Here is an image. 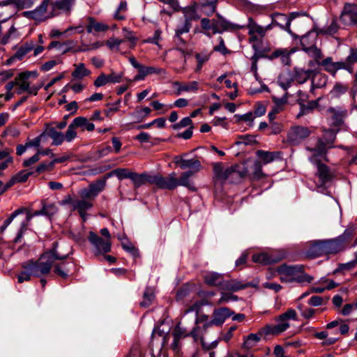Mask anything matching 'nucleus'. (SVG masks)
<instances>
[{
  "label": "nucleus",
  "instance_id": "f257e3e1",
  "mask_svg": "<svg viewBox=\"0 0 357 357\" xmlns=\"http://www.w3.org/2000/svg\"><path fill=\"white\" fill-rule=\"evenodd\" d=\"M69 253L63 254L59 250L58 243L54 242L52 248L43 253L38 260L26 261L28 264L26 267L31 271L33 276L40 277L50 272L54 260L66 259Z\"/></svg>",
  "mask_w": 357,
  "mask_h": 357
},
{
  "label": "nucleus",
  "instance_id": "f03ea898",
  "mask_svg": "<svg viewBox=\"0 0 357 357\" xmlns=\"http://www.w3.org/2000/svg\"><path fill=\"white\" fill-rule=\"evenodd\" d=\"M282 282H311L313 278L305 273L303 266L282 264L277 268Z\"/></svg>",
  "mask_w": 357,
  "mask_h": 357
},
{
  "label": "nucleus",
  "instance_id": "7ed1b4c3",
  "mask_svg": "<svg viewBox=\"0 0 357 357\" xmlns=\"http://www.w3.org/2000/svg\"><path fill=\"white\" fill-rule=\"evenodd\" d=\"M338 245L334 238L318 240L310 243L307 256L314 259L324 255H335L340 252Z\"/></svg>",
  "mask_w": 357,
  "mask_h": 357
},
{
  "label": "nucleus",
  "instance_id": "20e7f679",
  "mask_svg": "<svg viewBox=\"0 0 357 357\" xmlns=\"http://www.w3.org/2000/svg\"><path fill=\"white\" fill-rule=\"evenodd\" d=\"M296 312L295 310L289 308L284 313L275 318L278 322L275 325H267L263 328V333L266 335H278L285 331L289 327V319L296 320Z\"/></svg>",
  "mask_w": 357,
  "mask_h": 357
},
{
  "label": "nucleus",
  "instance_id": "39448f33",
  "mask_svg": "<svg viewBox=\"0 0 357 357\" xmlns=\"http://www.w3.org/2000/svg\"><path fill=\"white\" fill-rule=\"evenodd\" d=\"M336 138V132L333 129L325 130L323 137L317 139L314 147H307L310 153H314L317 155H321L324 160L328 161L326 154L328 149L333 147V143Z\"/></svg>",
  "mask_w": 357,
  "mask_h": 357
},
{
  "label": "nucleus",
  "instance_id": "423d86ee",
  "mask_svg": "<svg viewBox=\"0 0 357 357\" xmlns=\"http://www.w3.org/2000/svg\"><path fill=\"white\" fill-rule=\"evenodd\" d=\"M321 160L324 159L321 155H317L314 153H311V155L309 158L310 162L315 165L317 167L316 175L319 178V185L322 187L331 183L335 174L326 165L321 162Z\"/></svg>",
  "mask_w": 357,
  "mask_h": 357
},
{
  "label": "nucleus",
  "instance_id": "0eeeda50",
  "mask_svg": "<svg viewBox=\"0 0 357 357\" xmlns=\"http://www.w3.org/2000/svg\"><path fill=\"white\" fill-rule=\"evenodd\" d=\"M313 74L312 70H303L301 69L295 70V73L293 77L290 78H286L284 75H282L279 77L278 83L279 85L283 89L284 91H287L291 85L292 82L296 81L298 84H303L309 78L312 77Z\"/></svg>",
  "mask_w": 357,
  "mask_h": 357
},
{
  "label": "nucleus",
  "instance_id": "6e6552de",
  "mask_svg": "<svg viewBox=\"0 0 357 357\" xmlns=\"http://www.w3.org/2000/svg\"><path fill=\"white\" fill-rule=\"evenodd\" d=\"M198 330L197 328H193L190 332H188L186 328L181 327L179 324L176 325L172 333L174 340L171 346L172 349L174 351H178L181 347L180 340L187 337L190 336L194 340H196L198 337L197 333Z\"/></svg>",
  "mask_w": 357,
  "mask_h": 357
},
{
  "label": "nucleus",
  "instance_id": "1a4fd4ad",
  "mask_svg": "<svg viewBox=\"0 0 357 357\" xmlns=\"http://www.w3.org/2000/svg\"><path fill=\"white\" fill-rule=\"evenodd\" d=\"M130 63L132 66L138 70V73L134 77L133 82L144 80L147 75L152 74H160L162 69L153 66H145L140 64L134 56H130L128 59Z\"/></svg>",
  "mask_w": 357,
  "mask_h": 357
},
{
  "label": "nucleus",
  "instance_id": "9d476101",
  "mask_svg": "<svg viewBox=\"0 0 357 357\" xmlns=\"http://www.w3.org/2000/svg\"><path fill=\"white\" fill-rule=\"evenodd\" d=\"M340 20L346 26H357V4L345 3Z\"/></svg>",
  "mask_w": 357,
  "mask_h": 357
},
{
  "label": "nucleus",
  "instance_id": "9b49d317",
  "mask_svg": "<svg viewBox=\"0 0 357 357\" xmlns=\"http://www.w3.org/2000/svg\"><path fill=\"white\" fill-rule=\"evenodd\" d=\"M318 65L323 67L324 70L330 73L333 77L336 76L339 70H350L351 68L345 64L344 61L334 62L331 56H328L321 61L317 62Z\"/></svg>",
  "mask_w": 357,
  "mask_h": 357
},
{
  "label": "nucleus",
  "instance_id": "f8f14e48",
  "mask_svg": "<svg viewBox=\"0 0 357 357\" xmlns=\"http://www.w3.org/2000/svg\"><path fill=\"white\" fill-rule=\"evenodd\" d=\"M311 134L310 130L302 126L291 128L287 134L288 141L294 145L298 144Z\"/></svg>",
  "mask_w": 357,
  "mask_h": 357
},
{
  "label": "nucleus",
  "instance_id": "ddd939ff",
  "mask_svg": "<svg viewBox=\"0 0 357 357\" xmlns=\"http://www.w3.org/2000/svg\"><path fill=\"white\" fill-rule=\"evenodd\" d=\"M88 239L96 249V255L107 253L111 250V242L100 237L93 231H89Z\"/></svg>",
  "mask_w": 357,
  "mask_h": 357
},
{
  "label": "nucleus",
  "instance_id": "4468645a",
  "mask_svg": "<svg viewBox=\"0 0 357 357\" xmlns=\"http://www.w3.org/2000/svg\"><path fill=\"white\" fill-rule=\"evenodd\" d=\"M192 27L191 19L184 16L180 20L175 29V35L174 40L177 45H185V40L183 38L182 35L190 31Z\"/></svg>",
  "mask_w": 357,
  "mask_h": 357
},
{
  "label": "nucleus",
  "instance_id": "2eb2a0df",
  "mask_svg": "<svg viewBox=\"0 0 357 357\" xmlns=\"http://www.w3.org/2000/svg\"><path fill=\"white\" fill-rule=\"evenodd\" d=\"M248 29V33L250 36V41H257L258 37L263 38L268 30L271 29V25L269 24L265 27L257 24L252 17L248 19L247 24Z\"/></svg>",
  "mask_w": 357,
  "mask_h": 357
},
{
  "label": "nucleus",
  "instance_id": "dca6fc26",
  "mask_svg": "<svg viewBox=\"0 0 357 357\" xmlns=\"http://www.w3.org/2000/svg\"><path fill=\"white\" fill-rule=\"evenodd\" d=\"M50 0H43L36 9L24 13V16L36 21H44L48 18L47 9Z\"/></svg>",
  "mask_w": 357,
  "mask_h": 357
},
{
  "label": "nucleus",
  "instance_id": "f3484780",
  "mask_svg": "<svg viewBox=\"0 0 357 357\" xmlns=\"http://www.w3.org/2000/svg\"><path fill=\"white\" fill-rule=\"evenodd\" d=\"M203 279L206 285L218 287L220 290L222 289L225 280V275L223 274L214 271H207L204 273Z\"/></svg>",
  "mask_w": 357,
  "mask_h": 357
},
{
  "label": "nucleus",
  "instance_id": "a211bd4d",
  "mask_svg": "<svg viewBox=\"0 0 357 357\" xmlns=\"http://www.w3.org/2000/svg\"><path fill=\"white\" fill-rule=\"evenodd\" d=\"M252 287H254V284L250 282H244L237 279L226 280L225 278L222 290L236 292Z\"/></svg>",
  "mask_w": 357,
  "mask_h": 357
},
{
  "label": "nucleus",
  "instance_id": "6ab92c4d",
  "mask_svg": "<svg viewBox=\"0 0 357 357\" xmlns=\"http://www.w3.org/2000/svg\"><path fill=\"white\" fill-rule=\"evenodd\" d=\"M234 314L230 309L226 307L215 309L213 312V319L210 320L216 326H221L225 320Z\"/></svg>",
  "mask_w": 357,
  "mask_h": 357
},
{
  "label": "nucleus",
  "instance_id": "aec40b11",
  "mask_svg": "<svg viewBox=\"0 0 357 357\" xmlns=\"http://www.w3.org/2000/svg\"><path fill=\"white\" fill-rule=\"evenodd\" d=\"M157 187L163 190H173L177 188V178L175 172H172L168 176H162L159 174Z\"/></svg>",
  "mask_w": 357,
  "mask_h": 357
},
{
  "label": "nucleus",
  "instance_id": "412c9836",
  "mask_svg": "<svg viewBox=\"0 0 357 357\" xmlns=\"http://www.w3.org/2000/svg\"><path fill=\"white\" fill-rule=\"evenodd\" d=\"M218 0H199L197 8L202 14L211 16L216 10Z\"/></svg>",
  "mask_w": 357,
  "mask_h": 357
},
{
  "label": "nucleus",
  "instance_id": "4be33fe9",
  "mask_svg": "<svg viewBox=\"0 0 357 357\" xmlns=\"http://www.w3.org/2000/svg\"><path fill=\"white\" fill-rule=\"evenodd\" d=\"M291 20V16H288L287 15L279 13H274L272 15L273 24L280 26L281 29L287 31L289 33H291V31L290 29Z\"/></svg>",
  "mask_w": 357,
  "mask_h": 357
},
{
  "label": "nucleus",
  "instance_id": "5701e85b",
  "mask_svg": "<svg viewBox=\"0 0 357 357\" xmlns=\"http://www.w3.org/2000/svg\"><path fill=\"white\" fill-rule=\"evenodd\" d=\"M175 162L179 165L181 169L189 168L191 169L190 171L195 172V174L198 172L202 168L201 162L197 158L187 160L180 157L179 158H177Z\"/></svg>",
  "mask_w": 357,
  "mask_h": 357
},
{
  "label": "nucleus",
  "instance_id": "b1692460",
  "mask_svg": "<svg viewBox=\"0 0 357 357\" xmlns=\"http://www.w3.org/2000/svg\"><path fill=\"white\" fill-rule=\"evenodd\" d=\"M318 35V31H309L301 38V45L304 51L307 52L310 50L317 49L316 42Z\"/></svg>",
  "mask_w": 357,
  "mask_h": 357
},
{
  "label": "nucleus",
  "instance_id": "393cba45",
  "mask_svg": "<svg viewBox=\"0 0 357 357\" xmlns=\"http://www.w3.org/2000/svg\"><path fill=\"white\" fill-rule=\"evenodd\" d=\"M87 25L86 26V31L89 33L98 32H105L109 29V26L105 23L98 22L93 17H86Z\"/></svg>",
  "mask_w": 357,
  "mask_h": 357
},
{
  "label": "nucleus",
  "instance_id": "a878e982",
  "mask_svg": "<svg viewBox=\"0 0 357 357\" xmlns=\"http://www.w3.org/2000/svg\"><path fill=\"white\" fill-rule=\"evenodd\" d=\"M213 172L218 179L228 180L231 182L232 166L225 169L221 162H218L213 165Z\"/></svg>",
  "mask_w": 357,
  "mask_h": 357
},
{
  "label": "nucleus",
  "instance_id": "bb28decb",
  "mask_svg": "<svg viewBox=\"0 0 357 357\" xmlns=\"http://www.w3.org/2000/svg\"><path fill=\"white\" fill-rule=\"evenodd\" d=\"M38 73L36 71H24L19 73L15 78L17 86L31 89L32 86L30 85L29 79L31 76L36 77Z\"/></svg>",
  "mask_w": 357,
  "mask_h": 357
},
{
  "label": "nucleus",
  "instance_id": "cd10ccee",
  "mask_svg": "<svg viewBox=\"0 0 357 357\" xmlns=\"http://www.w3.org/2000/svg\"><path fill=\"white\" fill-rule=\"evenodd\" d=\"M195 175L193 171H186L181 174L179 179L177 178V187L178 185L184 186L191 191H196L197 188L194 182L190 180V178Z\"/></svg>",
  "mask_w": 357,
  "mask_h": 357
},
{
  "label": "nucleus",
  "instance_id": "c85d7f7f",
  "mask_svg": "<svg viewBox=\"0 0 357 357\" xmlns=\"http://www.w3.org/2000/svg\"><path fill=\"white\" fill-rule=\"evenodd\" d=\"M263 334H264L263 333V328L257 333L249 334L244 338V342L243 344V348L248 350L254 348L260 342Z\"/></svg>",
  "mask_w": 357,
  "mask_h": 357
},
{
  "label": "nucleus",
  "instance_id": "c756f323",
  "mask_svg": "<svg viewBox=\"0 0 357 357\" xmlns=\"http://www.w3.org/2000/svg\"><path fill=\"white\" fill-rule=\"evenodd\" d=\"M218 19V29L220 31V33L226 31H235L238 30L243 28L242 26L232 24L222 17H221L219 14H217Z\"/></svg>",
  "mask_w": 357,
  "mask_h": 357
},
{
  "label": "nucleus",
  "instance_id": "7c9ffc66",
  "mask_svg": "<svg viewBox=\"0 0 357 357\" xmlns=\"http://www.w3.org/2000/svg\"><path fill=\"white\" fill-rule=\"evenodd\" d=\"M354 236L353 230L350 229H346L344 233L339 236L334 238L336 243L340 245L341 252L347 248V243L352 239Z\"/></svg>",
  "mask_w": 357,
  "mask_h": 357
},
{
  "label": "nucleus",
  "instance_id": "2f4dec72",
  "mask_svg": "<svg viewBox=\"0 0 357 357\" xmlns=\"http://www.w3.org/2000/svg\"><path fill=\"white\" fill-rule=\"evenodd\" d=\"M340 26L338 24L337 19L336 17H333L330 24L319 29L317 31L318 33L321 35L333 36L338 32Z\"/></svg>",
  "mask_w": 357,
  "mask_h": 357
},
{
  "label": "nucleus",
  "instance_id": "473e14b6",
  "mask_svg": "<svg viewBox=\"0 0 357 357\" xmlns=\"http://www.w3.org/2000/svg\"><path fill=\"white\" fill-rule=\"evenodd\" d=\"M83 121L84 119H82L75 118L74 119L73 122L68 126V130L66 132V135L64 136L67 142H71L73 139L75 138L77 135L75 128H78L79 126H82V122H83Z\"/></svg>",
  "mask_w": 357,
  "mask_h": 357
},
{
  "label": "nucleus",
  "instance_id": "72a5a7b5",
  "mask_svg": "<svg viewBox=\"0 0 357 357\" xmlns=\"http://www.w3.org/2000/svg\"><path fill=\"white\" fill-rule=\"evenodd\" d=\"M256 155L262 160L264 165H266L272 162L277 158H279L280 153L279 152H271L264 150H258L256 152Z\"/></svg>",
  "mask_w": 357,
  "mask_h": 357
},
{
  "label": "nucleus",
  "instance_id": "f704fd0d",
  "mask_svg": "<svg viewBox=\"0 0 357 357\" xmlns=\"http://www.w3.org/2000/svg\"><path fill=\"white\" fill-rule=\"evenodd\" d=\"M73 206V208L77 210L79 215L84 218L86 214V211L89 210L93 206V204L91 202L87 201L86 199H82L81 200L75 201Z\"/></svg>",
  "mask_w": 357,
  "mask_h": 357
},
{
  "label": "nucleus",
  "instance_id": "c9c22d12",
  "mask_svg": "<svg viewBox=\"0 0 357 357\" xmlns=\"http://www.w3.org/2000/svg\"><path fill=\"white\" fill-rule=\"evenodd\" d=\"M252 259L255 263L261 264L262 265L274 264L278 261V260L264 252L253 255Z\"/></svg>",
  "mask_w": 357,
  "mask_h": 357
},
{
  "label": "nucleus",
  "instance_id": "e433bc0d",
  "mask_svg": "<svg viewBox=\"0 0 357 357\" xmlns=\"http://www.w3.org/2000/svg\"><path fill=\"white\" fill-rule=\"evenodd\" d=\"M133 173L134 172L130 171L127 168H117L107 174L106 176H107V178H109L114 175L119 180H123L125 178H130L131 180Z\"/></svg>",
  "mask_w": 357,
  "mask_h": 357
},
{
  "label": "nucleus",
  "instance_id": "4c0bfd02",
  "mask_svg": "<svg viewBox=\"0 0 357 357\" xmlns=\"http://www.w3.org/2000/svg\"><path fill=\"white\" fill-rule=\"evenodd\" d=\"M246 174L247 169L244 167L239 165H233L231 183L237 182L245 176Z\"/></svg>",
  "mask_w": 357,
  "mask_h": 357
},
{
  "label": "nucleus",
  "instance_id": "58836bf2",
  "mask_svg": "<svg viewBox=\"0 0 357 357\" xmlns=\"http://www.w3.org/2000/svg\"><path fill=\"white\" fill-rule=\"evenodd\" d=\"M34 47V43L33 41L26 42L18 48L14 54V58L17 60H22L23 57Z\"/></svg>",
  "mask_w": 357,
  "mask_h": 357
},
{
  "label": "nucleus",
  "instance_id": "ea45409f",
  "mask_svg": "<svg viewBox=\"0 0 357 357\" xmlns=\"http://www.w3.org/2000/svg\"><path fill=\"white\" fill-rule=\"evenodd\" d=\"M214 326L211 321H206L203 324V326H199L198 325H196L194 328H197L199 330L197 331V335L198 337L196 340H195V342L200 341L202 347H205V342L204 341V335L207 333L208 328Z\"/></svg>",
  "mask_w": 357,
  "mask_h": 357
},
{
  "label": "nucleus",
  "instance_id": "a19ab883",
  "mask_svg": "<svg viewBox=\"0 0 357 357\" xmlns=\"http://www.w3.org/2000/svg\"><path fill=\"white\" fill-rule=\"evenodd\" d=\"M312 77V90L316 88L323 87L326 84L327 77L325 75L313 73Z\"/></svg>",
  "mask_w": 357,
  "mask_h": 357
},
{
  "label": "nucleus",
  "instance_id": "79ce46f5",
  "mask_svg": "<svg viewBox=\"0 0 357 357\" xmlns=\"http://www.w3.org/2000/svg\"><path fill=\"white\" fill-rule=\"evenodd\" d=\"M300 112L298 114V117L306 115L312 112L318 106V102L316 100L308 102L306 105L304 102L299 101Z\"/></svg>",
  "mask_w": 357,
  "mask_h": 357
},
{
  "label": "nucleus",
  "instance_id": "37998d69",
  "mask_svg": "<svg viewBox=\"0 0 357 357\" xmlns=\"http://www.w3.org/2000/svg\"><path fill=\"white\" fill-rule=\"evenodd\" d=\"M107 176H105L104 178L98 179L94 183H92L89 185L91 188V190L93 192L94 195L97 197L98 195L104 190L106 186V181L107 179Z\"/></svg>",
  "mask_w": 357,
  "mask_h": 357
},
{
  "label": "nucleus",
  "instance_id": "c03bdc74",
  "mask_svg": "<svg viewBox=\"0 0 357 357\" xmlns=\"http://www.w3.org/2000/svg\"><path fill=\"white\" fill-rule=\"evenodd\" d=\"M91 74V71L86 68L84 63H79L75 66V69L72 73V76L75 79H82L84 77L89 76Z\"/></svg>",
  "mask_w": 357,
  "mask_h": 357
},
{
  "label": "nucleus",
  "instance_id": "a18cd8bd",
  "mask_svg": "<svg viewBox=\"0 0 357 357\" xmlns=\"http://www.w3.org/2000/svg\"><path fill=\"white\" fill-rule=\"evenodd\" d=\"M75 0H56L53 6L54 8L70 13Z\"/></svg>",
  "mask_w": 357,
  "mask_h": 357
},
{
  "label": "nucleus",
  "instance_id": "49530a36",
  "mask_svg": "<svg viewBox=\"0 0 357 357\" xmlns=\"http://www.w3.org/2000/svg\"><path fill=\"white\" fill-rule=\"evenodd\" d=\"M174 85L178 86L177 94H180L182 91H196L198 89V82L192 81L189 83L181 84L178 82H176Z\"/></svg>",
  "mask_w": 357,
  "mask_h": 357
},
{
  "label": "nucleus",
  "instance_id": "de8ad7c7",
  "mask_svg": "<svg viewBox=\"0 0 357 357\" xmlns=\"http://www.w3.org/2000/svg\"><path fill=\"white\" fill-rule=\"evenodd\" d=\"M47 135L52 139V144L56 146L61 144L65 139L63 133L58 132L54 128H50L47 131Z\"/></svg>",
  "mask_w": 357,
  "mask_h": 357
},
{
  "label": "nucleus",
  "instance_id": "09e8293b",
  "mask_svg": "<svg viewBox=\"0 0 357 357\" xmlns=\"http://www.w3.org/2000/svg\"><path fill=\"white\" fill-rule=\"evenodd\" d=\"M345 64L349 66L351 69L347 70V72L349 73H353L354 66L353 65L356 63H357V48L356 47H352L349 50V54L347 56L345 60Z\"/></svg>",
  "mask_w": 357,
  "mask_h": 357
},
{
  "label": "nucleus",
  "instance_id": "8fccbe9b",
  "mask_svg": "<svg viewBox=\"0 0 357 357\" xmlns=\"http://www.w3.org/2000/svg\"><path fill=\"white\" fill-rule=\"evenodd\" d=\"M28 264L26 262H24L22 264V271L20 272L17 275V281L19 283H22L25 281H29L31 280V276H33V274L29 270L26 266Z\"/></svg>",
  "mask_w": 357,
  "mask_h": 357
},
{
  "label": "nucleus",
  "instance_id": "3c124183",
  "mask_svg": "<svg viewBox=\"0 0 357 357\" xmlns=\"http://www.w3.org/2000/svg\"><path fill=\"white\" fill-rule=\"evenodd\" d=\"M155 295L151 288H146L143 294V299L140 303L142 307H149L154 300Z\"/></svg>",
  "mask_w": 357,
  "mask_h": 357
},
{
  "label": "nucleus",
  "instance_id": "603ef678",
  "mask_svg": "<svg viewBox=\"0 0 357 357\" xmlns=\"http://www.w3.org/2000/svg\"><path fill=\"white\" fill-rule=\"evenodd\" d=\"M20 34L14 26H11L8 31L2 37L1 44H7L10 40L19 38Z\"/></svg>",
  "mask_w": 357,
  "mask_h": 357
},
{
  "label": "nucleus",
  "instance_id": "864d4df0",
  "mask_svg": "<svg viewBox=\"0 0 357 357\" xmlns=\"http://www.w3.org/2000/svg\"><path fill=\"white\" fill-rule=\"evenodd\" d=\"M70 269L67 267V264L62 262L59 264H56L54 268V271L56 274L62 278H67Z\"/></svg>",
  "mask_w": 357,
  "mask_h": 357
},
{
  "label": "nucleus",
  "instance_id": "5fc2aeb1",
  "mask_svg": "<svg viewBox=\"0 0 357 357\" xmlns=\"http://www.w3.org/2000/svg\"><path fill=\"white\" fill-rule=\"evenodd\" d=\"M238 300V297L236 295L228 292H222L221 296L216 304L220 305L231 301H237Z\"/></svg>",
  "mask_w": 357,
  "mask_h": 357
},
{
  "label": "nucleus",
  "instance_id": "6e6d98bb",
  "mask_svg": "<svg viewBox=\"0 0 357 357\" xmlns=\"http://www.w3.org/2000/svg\"><path fill=\"white\" fill-rule=\"evenodd\" d=\"M238 140L236 142V144H245L251 145L256 143L255 136L251 135H238L237 137Z\"/></svg>",
  "mask_w": 357,
  "mask_h": 357
},
{
  "label": "nucleus",
  "instance_id": "4d7b16f0",
  "mask_svg": "<svg viewBox=\"0 0 357 357\" xmlns=\"http://www.w3.org/2000/svg\"><path fill=\"white\" fill-rule=\"evenodd\" d=\"M128 10L127 2L126 1H121L119 5V7L114 15V18L116 20H124L125 15L123 13Z\"/></svg>",
  "mask_w": 357,
  "mask_h": 357
},
{
  "label": "nucleus",
  "instance_id": "13d9d810",
  "mask_svg": "<svg viewBox=\"0 0 357 357\" xmlns=\"http://www.w3.org/2000/svg\"><path fill=\"white\" fill-rule=\"evenodd\" d=\"M125 42V39H119L117 38H110L105 44L111 50L119 51V46Z\"/></svg>",
  "mask_w": 357,
  "mask_h": 357
},
{
  "label": "nucleus",
  "instance_id": "bf43d9fd",
  "mask_svg": "<svg viewBox=\"0 0 357 357\" xmlns=\"http://www.w3.org/2000/svg\"><path fill=\"white\" fill-rule=\"evenodd\" d=\"M252 176L255 179H260L264 176L262 172V163L260 161H255L252 167Z\"/></svg>",
  "mask_w": 357,
  "mask_h": 357
},
{
  "label": "nucleus",
  "instance_id": "052dcab7",
  "mask_svg": "<svg viewBox=\"0 0 357 357\" xmlns=\"http://www.w3.org/2000/svg\"><path fill=\"white\" fill-rule=\"evenodd\" d=\"M331 112L333 114V123L335 126H340L347 115V111L337 112L335 109H331Z\"/></svg>",
  "mask_w": 357,
  "mask_h": 357
},
{
  "label": "nucleus",
  "instance_id": "680f3d73",
  "mask_svg": "<svg viewBox=\"0 0 357 357\" xmlns=\"http://www.w3.org/2000/svg\"><path fill=\"white\" fill-rule=\"evenodd\" d=\"M123 32L125 39L128 40L130 43V47L134 48L137 41V38L134 32L128 30L126 27L123 28Z\"/></svg>",
  "mask_w": 357,
  "mask_h": 357
},
{
  "label": "nucleus",
  "instance_id": "e2e57ef3",
  "mask_svg": "<svg viewBox=\"0 0 357 357\" xmlns=\"http://www.w3.org/2000/svg\"><path fill=\"white\" fill-rule=\"evenodd\" d=\"M34 174L33 171L22 170L16 174L13 177L17 183H23L27 181L29 177Z\"/></svg>",
  "mask_w": 357,
  "mask_h": 357
},
{
  "label": "nucleus",
  "instance_id": "0e129e2a",
  "mask_svg": "<svg viewBox=\"0 0 357 357\" xmlns=\"http://www.w3.org/2000/svg\"><path fill=\"white\" fill-rule=\"evenodd\" d=\"M131 181L134 184V188L135 189L139 188L140 186L145 184L144 173L137 174L134 172Z\"/></svg>",
  "mask_w": 357,
  "mask_h": 357
},
{
  "label": "nucleus",
  "instance_id": "69168bd1",
  "mask_svg": "<svg viewBox=\"0 0 357 357\" xmlns=\"http://www.w3.org/2000/svg\"><path fill=\"white\" fill-rule=\"evenodd\" d=\"M219 40V45H215L214 47H213V51L215 52H220L221 53L222 55H227V54H229L231 53V51L229 50L225 45V42H224V40L222 37H220L218 38Z\"/></svg>",
  "mask_w": 357,
  "mask_h": 357
},
{
  "label": "nucleus",
  "instance_id": "338daca9",
  "mask_svg": "<svg viewBox=\"0 0 357 357\" xmlns=\"http://www.w3.org/2000/svg\"><path fill=\"white\" fill-rule=\"evenodd\" d=\"M328 299L329 298H326L324 301V298L321 296H313L309 299L308 304L312 306H320L326 304Z\"/></svg>",
  "mask_w": 357,
  "mask_h": 357
},
{
  "label": "nucleus",
  "instance_id": "774afa93",
  "mask_svg": "<svg viewBox=\"0 0 357 357\" xmlns=\"http://www.w3.org/2000/svg\"><path fill=\"white\" fill-rule=\"evenodd\" d=\"M348 89L349 87L347 85L337 82L334 85L332 92L335 95L339 96L345 93L348 91Z\"/></svg>",
  "mask_w": 357,
  "mask_h": 357
}]
</instances>
